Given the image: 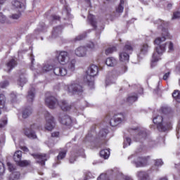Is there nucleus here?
Here are the masks:
<instances>
[{"instance_id":"nucleus-53","label":"nucleus","mask_w":180,"mask_h":180,"mask_svg":"<svg viewBox=\"0 0 180 180\" xmlns=\"http://www.w3.org/2000/svg\"><path fill=\"white\" fill-rule=\"evenodd\" d=\"M94 176H92V174H91V172H88L86 174V177L84 178V180H87V179H91V178H93Z\"/></svg>"},{"instance_id":"nucleus-31","label":"nucleus","mask_w":180,"mask_h":180,"mask_svg":"<svg viewBox=\"0 0 180 180\" xmlns=\"http://www.w3.org/2000/svg\"><path fill=\"white\" fill-rule=\"evenodd\" d=\"M172 97L175 99L176 102H180V91L179 90H174L172 93Z\"/></svg>"},{"instance_id":"nucleus-4","label":"nucleus","mask_w":180,"mask_h":180,"mask_svg":"<svg viewBox=\"0 0 180 180\" xmlns=\"http://www.w3.org/2000/svg\"><path fill=\"white\" fill-rule=\"evenodd\" d=\"M98 71L99 68L95 65H91L86 71L84 81L89 86H91V88H94V78L98 75Z\"/></svg>"},{"instance_id":"nucleus-52","label":"nucleus","mask_w":180,"mask_h":180,"mask_svg":"<svg viewBox=\"0 0 180 180\" xmlns=\"http://www.w3.org/2000/svg\"><path fill=\"white\" fill-rule=\"evenodd\" d=\"M169 75H171V72H168L165 73V74L164 75V76H163V79H164L165 81H167V79L168 78H169Z\"/></svg>"},{"instance_id":"nucleus-22","label":"nucleus","mask_w":180,"mask_h":180,"mask_svg":"<svg viewBox=\"0 0 180 180\" xmlns=\"http://www.w3.org/2000/svg\"><path fill=\"white\" fill-rule=\"evenodd\" d=\"M105 64L108 67H115L117 65V60L113 57L108 58L105 60Z\"/></svg>"},{"instance_id":"nucleus-8","label":"nucleus","mask_w":180,"mask_h":180,"mask_svg":"<svg viewBox=\"0 0 180 180\" xmlns=\"http://www.w3.org/2000/svg\"><path fill=\"white\" fill-rule=\"evenodd\" d=\"M67 90L70 94H81L84 89L78 82H72L67 86Z\"/></svg>"},{"instance_id":"nucleus-13","label":"nucleus","mask_w":180,"mask_h":180,"mask_svg":"<svg viewBox=\"0 0 180 180\" xmlns=\"http://www.w3.org/2000/svg\"><path fill=\"white\" fill-rule=\"evenodd\" d=\"M58 121L64 126H71L72 123L71 117L65 114H60Z\"/></svg>"},{"instance_id":"nucleus-12","label":"nucleus","mask_w":180,"mask_h":180,"mask_svg":"<svg viewBox=\"0 0 180 180\" xmlns=\"http://www.w3.org/2000/svg\"><path fill=\"white\" fill-rule=\"evenodd\" d=\"M131 158H133L134 160H136V161L134 162L136 168L146 167V165H147V159L146 158H140L133 155L128 158L129 160Z\"/></svg>"},{"instance_id":"nucleus-29","label":"nucleus","mask_w":180,"mask_h":180,"mask_svg":"<svg viewBox=\"0 0 180 180\" xmlns=\"http://www.w3.org/2000/svg\"><path fill=\"white\" fill-rule=\"evenodd\" d=\"M14 161L17 163L22 159V151L18 150L14 153L13 155Z\"/></svg>"},{"instance_id":"nucleus-45","label":"nucleus","mask_w":180,"mask_h":180,"mask_svg":"<svg viewBox=\"0 0 180 180\" xmlns=\"http://www.w3.org/2000/svg\"><path fill=\"white\" fill-rule=\"evenodd\" d=\"M6 22V16L4 13H0V23H5Z\"/></svg>"},{"instance_id":"nucleus-21","label":"nucleus","mask_w":180,"mask_h":180,"mask_svg":"<svg viewBox=\"0 0 180 180\" xmlns=\"http://www.w3.org/2000/svg\"><path fill=\"white\" fill-rule=\"evenodd\" d=\"M136 176L140 180H150V174L147 172H138Z\"/></svg>"},{"instance_id":"nucleus-36","label":"nucleus","mask_w":180,"mask_h":180,"mask_svg":"<svg viewBox=\"0 0 180 180\" xmlns=\"http://www.w3.org/2000/svg\"><path fill=\"white\" fill-rule=\"evenodd\" d=\"M20 167H27L29 164H30V161L29 160H20L17 163Z\"/></svg>"},{"instance_id":"nucleus-20","label":"nucleus","mask_w":180,"mask_h":180,"mask_svg":"<svg viewBox=\"0 0 180 180\" xmlns=\"http://www.w3.org/2000/svg\"><path fill=\"white\" fill-rule=\"evenodd\" d=\"M88 49L86 46H80L75 49V53L77 57H85Z\"/></svg>"},{"instance_id":"nucleus-25","label":"nucleus","mask_w":180,"mask_h":180,"mask_svg":"<svg viewBox=\"0 0 180 180\" xmlns=\"http://www.w3.org/2000/svg\"><path fill=\"white\" fill-rule=\"evenodd\" d=\"M109 133V131L106 129H101V131L98 133V137L96 138V140H103L106 137V134Z\"/></svg>"},{"instance_id":"nucleus-2","label":"nucleus","mask_w":180,"mask_h":180,"mask_svg":"<svg viewBox=\"0 0 180 180\" xmlns=\"http://www.w3.org/2000/svg\"><path fill=\"white\" fill-rule=\"evenodd\" d=\"M45 103L49 108V109H56L57 106H60V108L64 112H68L71 109V105L67 102V101L61 100L59 103L54 96H51L49 97H46L45 99Z\"/></svg>"},{"instance_id":"nucleus-35","label":"nucleus","mask_w":180,"mask_h":180,"mask_svg":"<svg viewBox=\"0 0 180 180\" xmlns=\"http://www.w3.org/2000/svg\"><path fill=\"white\" fill-rule=\"evenodd\" d=\"M19 178H20V173L18 172H13L11 174V179L12 180H17L19 179Z\"/></svg>"},{"instance_id":"nucleus-19","label":"nucleus","mask_w":180,"mask_h":180,"mask_svg":"<svg viewBox=\"0 0 180 180\" xmlns=\"http://www.w3.org/2000/svg\"><path fill=\"white\" fill-rule=\"evenodd\" d=\"M68 70L65 68H53V74L58 77H65Z\"/></svg>"},{"instance_id":"nucleus-9","label":"nucleus","mask_w":180,"mask_h":180,"mask_svg":"<svg viewBox=\"0 0 180 180\" xmlns=\"http://www.w3.org/2000/svg\"><path fill=\"white\" fill-rule=\"evenodd\" d=\"M153 123L157 124V127L160 131H167V130H169L171 129V125H162V116L158 115L156 117L153 118Z\"/></svg>"},{"instance_id":"nucleus-60","label":"nucleus","mask_w":180,"mask_h":180,"mask_svg":"<svg viewBox=\"0 0 180 180\" xmlns=\"http://www.w3.org/2000/svg\"><path fill=\"white\" fill-rule=\"evenodd\" d=\"M53 19L54 20H60V17L58 15H53Z\"/></svg>"},{"instance_id":"nucleus-40","label":"nucleus","mask_w":180,"mask_h":180,"mask_svg":"<svg viewBox=\"0 0 180 180\" xmlns=\"http://www.w3.org/2000/svg\"><path fill=\"white\" fill-rule=\"evenodd\" d=\"M63 30V27L61 26L56 27L53 29V36H56L58 33H60Z\"/></svg>"},{"instance_id":"nucleus-57","label":"nucleus","mask_w":180,"mask_h":180,"mask_svg":"<svg viewBox=\"0 0 180 180\" xmlns=\"http://www.w3.org/2000/svg\"><path fill=\"white\" fill-rule=\"evenodd\" d=\"M21 150H22V151H24L25 153H29V148H27V147L26 146L21 147Z\"/></svg>"},{"instance_id":"nucleus-56","label":"nucleus","mask_w":180,"mask_h":180,"mask_svg":"<svg viewBox=\"0 0 180 180\" xmlns=\"http://www.w3.org/2000/svg\"><path fill=\"white\" fill-rule=\"evenodd\" d=\"M122 179L124 180H133L129 176H122Z\"/></svg>"},{"instance_id":"nucleus-28","label":"nucleus","mask_w":180,"mask_h":180,"mask_svg":"<svg viewBox=\"0 0 180 180\" xmlns=\"http://www.w3.org/2000/svg\"><path fill=\"white\" fill-rule=\"evenodd\" d=\"M34 88H32L28 91V95L27 96L28 102H33V99H34Z\"/></svg>"},{"instance_id":"nucleus-50","label":"nucleus","mask_w":180,"mask_h":180,"mask_svg":"<svg viewBox=\"0 0 180 180\" xmlns=\"http://www.w3.org/2000/svg\"><path fill=\"white\" fill-rule=\"evenodd\" d=\"M5 172V166L2 162H0V174H4Z\"/></svg>"},{"instance_id":"nucleus-17","label":"nucleus","mask_w":180,"mask_h":180,"mask_svg":"<svg viewBox=\"0 0 180 180\" xmlns=\"http://www.w3.org/2000/svg\"><path fill=\"white\" fill-rule=\"evenodd\" d=\"M34 158L37 160V162L39 164H41V165H45L46 161H47V155L46 154H37V155H32Z\"/></svg>"},{"instance_id":"nucleus-44","label":"nucleus","mask_w":180,"mask_h":180,"mask_svg":"<svg viewBox=\"0 0 180 180\" xmlns=\"http://www.w3.org/2000/svg\"><path fill=\"white\" fill-rule=\"evenodd\" d=\"M21 13L22 12H19V13L18 14H12L11 15L9 16V18H11V19L18 20L19 19V18H20L22 15Z\"/></svg>"},{"instance_id":"nucleus-26","label":"nucleus","mask_w":180,"mask_h":180,"mask_svg":"<svg viewBox=\"0 0 180 180\" xmlns=\"http://www.w3.org/2000/svg\"><path fill=\"white\" fill-rule=\"evenodd\" d=\"M5 103H6V98L5 95L0 94V115L2 113V109L5 108Z\"/></svg>"},{"instance_id":"nucleus-39","label":"nucleus","mask_w":180,"mask_h":180,"mask_svg":"<svg viewBox=\"0 0 180 180\" xmlns=\"http://www.w3.org/2000/svg\"><path fill=\"white\" fill-rule=\"evenodd\" d=\"M130 144H131V139L130 138H126L124 140V146L123 148H126V147H129V146H130Z\"/></svg>"},{"instance_id":"nucleus-1","label":"nucleus","mask_w":180,"mask_h":180,"mask_svg":"<svg viewBox=\"0 0 180 180\" xmlns=\"http://www.w3.org/2000/svg\"><path fill=\"white\" fill-rule=\"evenodd\" d=\"M171 34L168 32V30H163L162 33V37H159L156 38L154 41V44L156 45L155 46V51L153 53L151 60L150 66L155 67V63L159 61L160 56L165 53L167 46H168V49L169 51H172L174 50V44L171 41L164 43L165 40L167 39H172Z\"/></svg>"},{"instance_id":"nucleus-62","label":"nucleus","mask_w":180,"mask_h":180,"mask_svg":"<svg viewBox=\"0 0 180 180\" xmlns=\"http://www.w3.org/2000/svg\"><path fill=\"white\" fill-rule=\"evenodd\" d=\"M127 71V67L124 66V71L122 72V74L126 72Z\"/></svg>"},{"instance_id":"nucleus-61","label":"nucleus","mask_w":180,"mask_h":180,"mask_svg":"<svg viewBox=\"0 0 180 180\" xmlns=\"http://www.w3.org/2000/svg\"><path fill=\"white\" fill-rule=\"evenodd\" d=\"M6 2V0H0V5H4Z\"/></svg>"},{"instance_id":"nucleus-23","label":"nucleus","mask_w":180,"mask_h":180,"mask_svg":"<svg viewBox=\"0 0 180 180\" xmlns=\"http://www.w3.org/2000/svg\"><path fill=\"white\" fill-rule=\"evenodd\" d=\"M16 60L11 59L6 65V68L5 69L7 72H10L11 70H13L14 68L17 65Z\"/></svg>"},{"instance_id":"nucleus-34","label":"nucleus","mask_w":180,"mask_h":180,"mask_svg":"<svg viewBox=\"0 0 180 180\" xmlns=\"http://www.w3.org/2000/svg\"><path fill=\"white\" fill-rule=\"evenodd\" d=\"M137 99H138L137 95H130L127 98V102L129 103H134V102H136V101H137Z\"/></svg>"},{"instance_id":"nucleus-46","label":"nucleus","mask_w":180,"mask_h":180,"mask_svg":"<svg viewBox=\"0 0 180 180\" xmlns=\"http://www.w3.org/2000/svg\"><path fill=\"white\" fill-rule=\"evenodd\" d=\"M7 166L8 167L10 172H13V171H15V167H13V165H12L11 162H7Z\"/></svg>"},{"instance_id":"nucleus-42","label":"nucleus","mask_w":180,"mask_h":180,"mask_svg":"<svg viewBox=\"0 0 180 180\" xmlns=\"http://www.w3.org/2000/svg\"><path fill=\"white\" fill-rule=\"evenodd\" d=\"M164 165V162H162V160L158 159L155 160V167H162V165Z\"/></svg>"},{"instance_id":"nucleus-37","label":"nucleus","mask_w":180,"mask_h":180,"mask_svg":"<svg viewBox=\"0 0 180 180\" xmlns=\"http://www.w3.org/2000/svg\"><path fill=\"white\" fill-rule=\"evenodd\" d=\"M124 4V1L121 0L120 4L118 6V8H117V12H118V13H122V12H123L124 9V8L123 7Z\"/></svg>"},{"instance_id":"nucleus-33","label":"nucleus","mask_w":180,"mask_h":180,"mask_svg":"<svg viewBox=\"0 0 180 180\" xmlns=\"http://www.w3.org/2000/svg\"><path fill=\"white\" fill-rule=\"evenodd\" d=\"M27 82V80L26 79V77L25 76L21 75L20 79L18 80V84L20 85V86H23Z\"/></svg>"},{"instance_id":"nucleus-10","label":"nucleus","mask_w":180,"mask_h":180,"mask_svg":"<svg viewBox=\"0 0 180 180\" xmlns=\"http://www.w3.org/2000/svg\"><path fill=\"white\" fill-rule=\"evenodd\" d=\"M124 115L120 113V114H116L113 116V117L110 121V124L112 127H116V126H118V124H120V123H123L124 122Z\"/></svg>"},{"instance_id":"nucleus-6","label":"nucleus","mask_w":180,"mask_h":180,"mask_svg":"<svg viewBox=\"0 0 180 180\" xmlns=\"http://www.w3.org/2000/svg\"><path fill=\"white\" fill-rule=\"evenodd\" d=\"M133 51V47L130 44V43H127L125 44L123 51L120 53V60L122 63H129V54Z\"/></svg>"},{"instance_id":"nucleus-58","label":"nucleus","mask_w":180,"mask_h":180,"mask_svg":"<svg viewBox=\"0 0 180 180\" xmlns=\"http://www.w3.org/2000/svg\"><path fill=\"white\" fill-rule=\"evenodd\" d=\"M11 96L13 98V101H15L18 98V96L15 93L11 94Z\"/></svg>"},{"instance_id":"nucleus-11","label":"nucleus","mask_w":180,"mask_h":180,"mask_svg":"<svg viewBox=\"0 0 180 180\" xmlns=\"http://www.w3.org/2000/svg\"><path fill=\"white\" fill-rule=\"evenodd\" d=\"M37 129H39V127L37 126V124H34L31 125L30 127L26 128L24 130V133L25 136H27V137H28L29 139H37V136H36V134L34 132Z\"/></svg>"},{"instance_id":"nucleus-59","label":"nucleus","mask_w":180,"mask_h":180,"mask_svg":"<svg viewBox=\"0 0 180 180\" xmlns=\"http://www.w3.org/2000/svg\"><path fill=\"white\" fill-rule=\"evenodd\" d=\"M74 161H75V158H74V157L72 156L70 159V164H74Z\"/></svg>"},{"instance_id":"nucleus-5","label":"nucleus","mask_w":180,"mask_h":180,"mask_svg":"<svg viewBox=\"0 0 180 180\" xmlns=\"http://www.w3.org/2000/svg\"><path fill=\"white\" fill-rule=\"evenodd\" d=\"M30 60L32 63L30 68L34 72V75L36 74H44V72H49L53 70V65L49 64H46L43 67L40 65L34 66V56H33V54L30 56Z\"/></svg>"},{"instance_id":"nucleus-27","label":"nucleus","mask_w":180,"mask_h":180,"mask_svg":"<svg viewBox=\"0 0 180 180\" xmlns=\"http://www.w3.org/2000/svg\"><path fill=\"white\" fill-rule=\"evenodd\" d=\"M100 155L102 158H104V160H108L109 158V155H110V151L109 149H104L101 150Z\"/></svg>"},{"instance_id":"nucleus-54","label":"nucleus","mask_w":180,"mask_h":180,"mask_svg":"<svg viewBox=\"0 0 180 180\" xmlns=\"http://www.w3.org/2000/svg\"><path fill=\"white\" fill-rule=\"evenodd\" d=\"M158 24L161 27H164V26H165V22L161 20H159L158 21Z\"/></svg>"},{"instance_id":"nucleus-47","label":"nucleus","mask_w":180,"mask_h":180,"mask_svg":"<svg viewBox=\"0 0 180 180\" xmlns=\"http://www.w3.org/2000/svg\"><path fill=\"white\" fill-rule=\"evenodd\" d=\"M86 36V34L79 35L75 38V41H79V40H82V39H85Z\"/></svg>"},{"instance_id":"nucleus-41","label":"nucleus","mask_w":180,"mask_h":180,"mask_svg":"<svg viewBox=\"0 0 180 180\" xmlns=\"http://www.w3.org/2000/svg\"><path fill=\"white\" fill-rule=\"evenodd\" d=\"M113 51H116V47H111L108 48L105 50V54L106 56H108V54H112Z\"/></svg>"},{"instance_id":"nucleus-16","label":"nucleus","mask_w":180,"mask_h":180,"mask_svg":"<svg viewBox=\"0 0 180 180\" xmlns=\"http://www.w3.org/2000/svg\"><path fill=\"white\" fill-rule=\"evenodd\" d=\"M11 4L13 8L16 9L18 12H23L26 8L25 4L20 2L18 0H13Z\"/></svg>"},{"instance_id":"nucleus-32","label":"nucleus","mask_w":180,"mask_h":180,"mask_svg":"<svg viewBox=\"0 0 180 180\" xmlns=\"http://www.w3.org/2000/svg\"><path fill=\"white\" fill-rule=\"evenodd\" d=\"M65 155H67V152L65 150L60 151L57 157V164H59L60 160H63V158H65Z\"/></svg>"},{"instance_id":"nucleus-49","label":"nucleus","mask_w":180,"mask_h":180,"mask_svg":"<svg viewBox=\"0 0 180 180\" xmlns=\"http://www.w3.org/2000/svg\"><path fill=\"white\" fill-rule=\"evenodd\" d=\"M9 85V82L8 81H4L0 84L1 88H6Z\"/></svg>"},{"instance_id":"nucleus-30","label":"nucleus","mask_w":180,"mask_h":180,"mask_svg":"<svg viewBox=\"0 0 180 180\" xmlns=\"http://www.w3.org/2000/svg\"><path fill=\"white\" fill-rule=\"evenodd\" d=\"M88 20L93 27H96V21L95 20V17L92 14L89 15Z\"/></svg>"},{"instance_id":"nucleus-64","label":"nucleus","mask_w":180,"mask_h":180,"mask_svg":"<svg viewBox=\"0 0 180 180\" xmlns=\"http://www.w3.org/2000/svg\"><path fill=\"white\" fill-rule=\"evenodd\" d=\"M159 180H168V179H167L166 177H164V178L160 179Z\"/></svg>"},{"instance_id":"nucleus-55","label":"nucleus","mask_w":180,"mask_h":180,"mask_svg":"<svg viewBox=\"0 0 180 180\" xmlns=\"http://www.w3.org/2000/svg\"><path fill=\"white\" fill-rule=\"evenodd\" d=\"M58 136H60V132L58 131H55V132H53L51 134V137H58Z\"/></svg>"},{"instance_id":"nucleus-15","label":"nucleus","mask_w":180,"mask_h":180,"mask_svg":"<svg viewBox=\"0 0 180 180\" xmlns=\"http://www.w3.org/2000/svg\"><path fill=\"white\" fill-rule=\"evenodd\" d=\"M118 75H117V73H116L115 71H112L111 73H110L108 77L106 78L105 85L108 86L112 85V84H115Z\"/></svg>"},{"instance_id":"nucleus-14","label":"nucleus","mask_w":180,"mask_h":180,"mask_svg":"<svg viewBox=\"0 0 180 180\" xmlns=\"http://www.w3.org/2000/svg\"><path fill=\"white\" fill-rule=\"evenodd\" d=\"M148 50H150V46L148 44H142L139 48V52L137 53L138 58H143L144 56L148 53Z\"/></svg>"},{"instance_id":"nucleus-38","label":"nucleus","mask_w":180,"mask_h":180,"mask_svg":"<svg viewBox=\"0 0 180 180\" xmlns=\"http://www.w3.org/2000/svg\"><path fill=\"white\" fill-rule=\"evenodd\" d=\"M87 49H91L93 51H95L98 49V44H95L93 42L87 44Z\"/></svg>"},{"instance_id":"nucleus-63","label":"nucleus","mask_w":180,"mask_h":180,"mask_svg":"<svg viewBox=\"0 0 180 180\" xmlns=\"http://www.w3.org/2000/svg\"><path fill=\"white\" fill-rule=\"evenodd\" d=\"M167 8H169V9H171V8H172V5L171 4H168Z\"/></svg>"},{"instance_id":"nucleus-18","label":"nucleus","mask_w":180,"mask_h":180,"mask_svg":"<svg viewBox=\"0 0 180 180\" xmlns=\"http://www.w3.org/2000/svg\"><path fill=\"white\" fill-rule=\"evenodd\" d=\"M134 133H136V136L134 138L136 141H143L147 137V132L144 129L134 131Z\"/></svg>"},{"instance_id":"nucleus-24","label":"nucleus","mask_w":180,"mask_h":180,"mask_svg":"<svg viewBox=\"0 0 180 180\" xmlns=\"http://www.w3.org/2000/svg\"><path fill=\"white\" fill-rule=\"evenodd\" d=\"M33 113V110L32 109V107H28L25 108V110L22 112V117L23 119H27L30 115Z\"/></svg>"},{"instance_id":"nucleus-51","label":"nucleus","mask_w":180,"mask_h":180,"mask_svg":"<svg viewBox=\"0 0 180 180\" xmlns=\"http://www.w3.org/2000/svg\"><path fill=\"white\" fill-rule=\"evenodd\" d=\"M8 123V120L6 119L4 120L1 123H0V129H2V127H5Z\"/></svg>"},{"instance_id":"nucleus-43","label":"nucleus","mask_w":180,"mask_h":180,"mask_svg":"<svg viewBox=\"0 0 180 180\" xmlns=\"http://www.w3.org/2000/svg\"><path fill=\"white\" fill-rule=\"evenodd\" d=\"M179 18H180V11H176L174 12L172 19L174 20V19H179Z\"/></svg>"},{"instance_id":"nucleus-3","label":"nucleus","mask_w":180,"mask_h":180,"mask_svg":"<svg viewBox=\"0 0 180 180\" xmlns=\"http://www.w3.org/2000/svg\"><path fill=\"white\" fill-rule=\"evenodd\" d=\"M58 61L62 65H65L68 63V68L69 71L72 72V71H75V63L77 60L75 59H72L70 61V55H68V52L67 51H61L60 52L59 55L58 56Z\"/></svg>"},{"instance_id":"nucleus-48","label":"nucleus","mask_w":180,"mask_h":180,"mask_svg":"<svg viewBox=\"0 0 180 180\" xmlns=\"http://www.w3.org/2000/svg\"><path fill=\"white\" fill-rule=\"evenodd\" d=\"M97 180H108V176L106 174H101Z\"/></svg>"},{"instance_id":"nucleus-7","label":"nucleus","mask_w":180,"mask_h":180,"mask_svg":"<svg viewBox=\"0 0 180 180\" xmlns=\"http://www.w3.org/2000/svg\"><path fill=\"white\" fill-rule=\"evenodd\" d=\"M45 129L46 130H48L49 131H51L56 127V120L54 119V117L50 114L49 112H46L45 113Z\"/></svg>"}]
</instances>
